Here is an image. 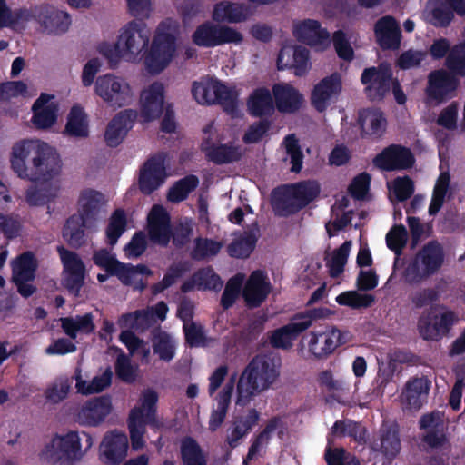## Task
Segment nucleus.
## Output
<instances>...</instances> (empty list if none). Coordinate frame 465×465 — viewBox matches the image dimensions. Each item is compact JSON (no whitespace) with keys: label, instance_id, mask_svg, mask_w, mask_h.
<instances>
[{"label":"nucleus","instance_id":"f257e3e1","mask_svg":"<svg viewBox=\"0 0 465 465\" xmlns=\"http://www.w3.org/2000/svg\"><path fill=\"white\" fill-rule=\"evenodd\" d=\"M12 169L20 178L32 182H47L60 171L55 151L39 140H24L13 147Z\"/></svg>","mask_w":465,"mask_h":465},{"label":"nucleus","instance_id":"f03ea898","mask_svg":"<svg viewBox=\"0 0 465 465\" xmlns=\"http://www.w3.org/2000/svg\"><path fill=\"white\" fill-rule=\"evenodd\" d=\"M280 356L267 353L254 356L242 371L237 384L236 404L247 405L253 396L269 389L280 376Z\"/></svg>","mask_w":465,"mask_h":465},{"label":"nucleus","instance_id":"7ed1b4c3","mask_svg":"<svg viewBox=\"0 0 465 465\" xmlns=\"http://www.w3.org/2000/svg\"><path fill=\"white\" fill-rule=\"evenodd\" d=\"M320 192V184L316 181H303L277 186L271 194L272 211L278 217L295 214L314 201Z\"/></svg>","mask_w":465,"mask_h":465},{"label":"nucleus","instance_id":"20e7f679","mask_svg":"<svg viewBox=\"0 0 465 465\" xmlns=\"http://www.w3.org/2000/svg\"><path fill=\"white\" fill-rule=\"evenodd\" d=\"M148 236L152 242L162 247H167L171 239L177 248L187 244L193 233V228L188 223H181L174 229L171 228V219L167 211L159 204H155L148 214Z\"/></svg>","mask_w":465,"mask_h":465},{"label":"nucleus","instance_id":"39448f33","mask_svg":"<svg viewBox=\"0 0 465 465\" xmlns=\"http://www.w3.org/2000/svg\"><path fill=\"white\" fill-rule=\"evenodd\" d=\"M93 446L92 436L85 432L69 431L65 435H56L42 451L41 456L50 464L63 460L74 461L80 460L84 452Z\"/></svg>","mask_w":465,"mask_h":465},{"label":"nucleus","instance_id":"423d86ee","mask_svg":"<svg viewBox=\"0 0 465 465\" xmlns=\"http://www.w3.org/2000/svg\"><path fill=\"white\" fill-rule=\"evenodd\" d=\"M443 247L438 241H430L416 253L404 272L406 282L418 284L434 275L444 262Z\"/></svg>","mask_w":465,"mask_h":465},{"label":"nucleus","instance_id":"0eeeda50","mask_svg":"<svg viewBox=\"0 0 465 465\" xmlns=\"http://www.w3.org/2000/svg\"><path fill=\"white\" fill-rule=\"evenodd\" d=\"M166 23L162 22L153 37L150 52L145 58V64L151 74L161 73L171 62L176 50V37L165 32Z\"/></svg>","mask_w":465,"mask_h":465},{"label":"nucleus","instance_id":"6e6552de","mask_svg":"<svg viewBox=\"0 0 465 465\" xmlns=\"http://www.w3.org/2000/svg\"><path fill=\"white\" fill-rule=\"evenodd\" d=\"M460 79L446 69H436L429 73L424 90L429 104H441L457 96Z\"/></svg>","mask_w":465,"mask_h":465},{"label":"nucleus","instance_id":"1a4fd4ad","mask_svg":"<svg viewBox=\"0 0 465 465\" xmlns=\"http://www.w3.org/2000/svg\"><path fill=\"white\" fill-rule=\"evenodd\" d=\"M192 40L197 46L213 48L226 44L239 45L243 41V36L241 32L232 27L207 21L196 27Z\"/></svg>","mask_w":465,"mask_h":465},{"label":"nucleus","instance_id":"9d476101","mask_svg":"<svg viewBox=\"0 0 465 465\" xmlns=\"http://www.w3.org/2000/svg\"><path fill=\"white\" fill-rule=\"evenodd\" d=\"M95 93L113 107H123L133 99L130 85L123 79L112 74L99 76L95 82Z\"/></svg>","mask_w":465,"mask_h":465},{"label":"nucleus","instance_id":"9b49d317","mask_svg":"<svg viewBox=\"0 0 465 465\" xmlns=\"http://www.w3.org/2000/svg\"><path fill=\"white\" fill-rule=\"evenodd\" d=\"M56 251L64 267L63 285L69 292L78 295L84 283V264L78 254L58 245Z\"/></svg>","mask_w":465,"mask_h":465},{"label":"nucleus","instance_id":"f8f14e48","mask_svg":"<svg viewBox=\"0 0 465 465\" xmlns=\"http://www.w3.org/2000/svg\"><path fill=\"white\" fill-rule=\"evenodd\" d=\"M361 81L366 85L365 93L371 100H382L391 90L393 82L392 71L387 64L365 68L361 74Z\"/></svg>","mask_w":465,"mask_h":465},{"label":"nucleus","instance_id":"ddd939ff","mask_svg":"<svg viewBox=\"0 0 465 465\" xmlns=\"http://www.w3.org/2000/svg\"><path fill=\"white\" fill-rule=\"evenodd\" d=\"M414 163L415 157L411 149L400 144L387 146L373 159V164L386 172L408 170Z\"/></svg>","mask_w":465,"mask_h":465},{"label":"nucleus","instance_id":"4468645a","mask_svg":"<svg viewBox=\"0 0 465 465\" xmlns=\"http://www.w3.org/2000/svg\"><path fill=\"white\" fill-rule=\"evenodd\" d=\"M166 177L163 156L157 154L149 157L140 169L138 185L141 193L150 195L165 182Z\"/></svg>","mask_w":465,"mask_h":465},{"label":"nucleus","instance_id":"2eb2a0df","mask_svg":"<svg viewBox=\"0 0 465 465\" xmlns=\"http://www.w3.org/2000/svg\"><path fill=\"white\" fill-rule=\"evenodd\" d=\"M341 90L342 82L340 74L333 73L322 78L312 91V106L320 113L324 112L331 103L337 101Z\"/></svg>","mask_w":465,"mask_h":465},{"label":"nucleus","instance_id":"dca6fc26","mask_svg":"<svg viewBox=\"0 0 465 465\" xmlns=\"http://www.w3.org/2000/svg\"><path fill=\"white\" fill-rule=\"evenodd\" d=\"M113 410L109 394L88 400L80 409L77 418L81 424L96 427L104 421Z\"/></svg>","mask_w":465,"mask_h":465},{"label":"nucleus","instance_id":"f3484780","mask_svg":"<svg viewBox=\"0 0 465 465\" xmlns=\"http://www.w3.org/2000/svg\"><path fill=\"white\" fill-rule=\"evenodd\" d=\"M117 40L124 54H137L148 45L149 31L143 21H131L121 32Z\"/></svg>","mask_w":465,"mask_h":465},{"label":"nucleus","instance_id":"a211bd4d","mask_svg":"<svg viewBox=\"0 0 465 465\" xmlns=\"http://www.w3.org/2000/svg\"><path fill=\"white\" fill-rule=\"evenodd\" d=\"M205 159L216 165L230 164L239 162L243 152L241 145L232 142L226 143H214L210 139H205L201 145Z\"/></svg>","mask_w":465,"mask_h":465},{"label":"nucleus","instance_id":"6ab92c4d","mask_svg":"<svg viewBox=\"0 0 465 465\" xmlns=\"http://www.w3.org/2000/svg\"><path fill=\"white\" fill-rule=\"evenodd\" d=\"M36 22L45 32L53 35L65 33L71 25V16L67 12L50 5H36Z\"/></svg>","mask_w":465,"mask_h":465},{"label":"nucleus","instance_id":"aec40b11","mask_svg":"<svg viewBox=\"0 0 465 465\" xmlns=\"http://www.w3.org/2000/svg\"><path fill=\"white\" fill-rule=\"evenodd\" d=\"M138 113L134 109H124L117 113L106 127L104 133L106 144L110 147L118 146L134 125Z\"/></svg>","mask_w":465,"mask_h":465},{"label":"nucleus","instance_id":"412c9836","mask_svg":"<svg viewBox=\"0 0 465 465\" xmlns=\"http://www.w3.org/2000/svg\"><path fill=\"white\" fill-rule=\"evenodd\" d=\"M344 342L343 334L337 328L323 332L311 331L308 349L315 358L323 359Z\"/></svg>","mask_w":465,"mask_h":465},{"label":"nucleus","instance_id":"4be33fe9","mask_svg":"<svg viewBox=\"0 0 465 465\" xmlns=\"http://www.w3.org/2000/svg\"><path fill=\"white\" fill-rule=\"evenodd\" d=\"M272 285L262 270L253 271L242 290V297L249 308H257L267 299Z\"/></svg>","mask_w":465,"mask_h":465},{"label":"nucleus","instance_id":"5701e85b","mask_svg":"<svg viewBox=\"0 0 465 465\" xmlns=\"http://www.w3.org/2000/svg\"><path fill=\"white\" fill-rule=\"evenodd\" d=\"M274 107L281 114H295L304 102L303 95L293 85L277 83L272 87Z\"/></svg>","mask_w":465,"mask_h":465},{"label":"nucleus","instance_id":"b1692460","mask_svg":"<svg viewBox=\"0 0 465 465\" xmlns=\"http://www.w3.org/2000/svg\"><path fill=\"white\" fill-rule=\"evenodd\" d=\"M164 110V86L153 82L141 94V114L145 122L159 118Z\"/></svg>","mask_w":465,"mask_h":465},{"label":"nucleus","instance_id":"393cba45","mask_svg":"<svg viewBox=\"0 0 465 465\" xmlns=\"http://www.w3.org/2000/svg\"><path fill=\"white\" fill-rule=\"evenodd\" d=\"M371 449L380 451L389 460L396 458L401 449L398 424H382L378 439L371 443Z\"/></svg>","mask_w":465,"mask_h":465},{"label":"nucleus","instance_id":"a878e982","mask_svg":"<svg viewBox=\"0 0 465 465\" xmlns=\"http://www.w3.org/2000/svg\"><path fill=\"white\" fill-rule=\"evenodd\" d=\"M376 42L382 50H395L401 45V32L396 19L386 15L374 25Z\"/></svg>","mask_w":465,"mask_h":465},{"label":"nucleus","instance_id":"bb28decb","mask_svg":"<svg viewBox=\"0 0 465 465\" xmlns=\"http://www.w3.org/2000/svg\"><path fill=\"white\" fill-rule=\"evenodd\" d=\"M309 50L297 45L295 47H282L277 56L278 70L293 68L296 76H302L308 71Z\"/></svg>","mask_w":465,"mask_h":465},{"label":"nucleus","instance_id":"cd10ccee","mask_svg":"<svg viewBox=\"0 0 465 465\" xmlns=\"http://www.w3.org/2000/svg\"><path fill=\"white\" fill-rule=\"evenodd\" d=\"M104 462L109 465L120 464L127 455L128 439L124 433L112 431L104 435L102 442Z\"/></svg>","mask_w":465,"mask_h":465},{"label":"nucleus","instance_id":"c85d7f7f","mask_svg":"<svg viewBox=\"0 0 465 465\" xmlns=\"http://www.w3.org/2000/svg\"><path fill=\"white\" fill-rule=\"evenodd\" d=\"M54 97V95L42 93L35 101L32 106V122L36 128L47 129L56 122L58 105L51 102Z\"/></svg>","mask_w":465,"mask_h":465},{"label":"nucleus","instance_id":"c756f323","mask_svg":"<svg viewBox=\"0 0 465 465\" xmlns=\"http://www.w3.org/2000/svg\"><path fill=\"white\" fill-rule=\"evenodd\" d=\"M306 330L308 325L305 322H298L293 315L289 323L271 331L269 342L274 349H290L292 342Z\"/></svg>","mask_w":465,"mask_h":465},{"label":"nucleus","instance_id":"7c9ffc66","mask_svg":"<svg viewBox=\"0 0 465 465\" xmlns=\"http://www.w3.org/2000/svg\"><path fill=\"white\" fill-rule=\"evenodd\" d=\"M358 124L362 137H381L386 130L387 120L380 109L366 108L359 112Z\"/></svg>","mask_w":465,"mask_h":465},{"label":"nucleus","instance_id":"2f4dec72","mask_svg":"<svg viewBox=\"0 0 465 465\" xmlns=\"http://www.w3.org/2000/svg\"><path fill=\"white\" fill-rule=\"evenodd\" d=\"M294 36L307 45L323 44L330 42V33L325 28H322L317 20L305 19L294 25Z\"/></svg>","mask_w":465,"mask_h":465},{"label":"nucleus","instance_id":"473e14b6","mask_svg":"<svg viewBox=\"0 0 465 465\" xmlns=\"http://www.w3.org/2000/svg\"><path fill=\"white\" fill-rule=\"evenodd\" d=\"M248 15L243 4L221 1L214 5L212 17L217 23L237 24L246 21Z\"/></svg>","mask_w":465,"mask_h":465},{"label":"nucleus","instance_id":"72a5a7b5","mask_svg":"<svg viewBox=\"0 0 465 465\" xmlns=\"http://www.w3.org/2000/svg\"><path fill=\"white\" fill-rule=\"evenodd\" d=\"M247 106L253 117L271 116L275 109L272 92L266 87L256 88L249 96Z\"/></svg>","mask_w":465,"mask_h":465},{"label":"nucleus","instance_id":"f704fd0d","mask_svg":"<svg viewBox=\"0 0 465 465\" xmlns=\"http://www.w3.org/2000/svg\"><path fill=\"white\" fill-rule=\"evenodd\" d=\"M158 401L159 395L156 391L151 388L143 390L139 400L140 405L134 407L130 411L129 416L133 419L146 420L149 424H154Z\"/></svg>","mask_w":465,"mask_h":465},{"label":"nucleus","instance_id":"c9c22d12","mask_svg":"<svg viewBox=\"0 0 465 465\" xmlns=\"http://www.w3.org/2000/svg\"><path fill=\"white\" fill-rule=\"evenodd\" d=\"M103 203L104 194L94 189H85L79 196L78 204L80 208L77 215L94 224L97 220Z\"/></svg>","mask_w":465,"mask_h":465},{"label":"nucleus","instance_id":"e433bc0d","mask_svg":"<svg viewBox=\"0 0 465 465\" xmlns=\"http://www.w3.org/2000/svg\"><path fill=\"white\" fill-rule=\"evenodd\" d=\"M234 390V381H228L216 397L217 408L211 412L209 429L212 431L217 430L225 420L231 398Z\"/></svg>","mask_w":465,"mask_h":465},{"label":"nucleus","instance_id":"4c0bfd02","mask_svg":"<svg viewBox=\"0 0 465 465\" xmlns=\"http://www.w3.org/2000/svg\"><path fill=\"white\" fill-rule=\"evenodd\" d=\"M430 381L425 377H414L408 381L402 393L406 404L412 409H420L423 398L427 397Z\"/></svg>","mask_w":465,"mask_h":465},{"label":"nucleus","instance_id":"58836bf2","mask_svg":"<svg viewBox=\"0 0 465 465\" xmlns=\"http://www.w3.org/2000/svg\"><path fill=\"white\" fill-rule=\"evenodd\" d=\"M64 134L70 137L85 138L89 135L87 114L79 104L71 107L67 115Z\"/></svg>","mask_w":465,"mask_h":465},{"label":"nucleus","instance_id":"ea45409f","mask_svg":"<svg viewBox=\"0 0 465 465\" xmlns=\"http://www.w3.org/2000/svg\"><path fill=\"white\" fill-rule=\"evenodd\" d=\"M92 225V223L74 213L66 220L63 228V237L70 246L79 248L84 243V228Z\"/></svg>","mask_w":465,"mask_h":465},{"label":"nucleus","instance_id":"a19ab883","mask_svg":"<svg viewBox=\"0 0 465 465\" xmlns=\"http://www.w3.org/2000/svg\"><path fill=\"white\" fill-rule=\"evenodd\" d=\"M183 465H207V458L199 443L193 437L186 436L180 444Z\"/></svg>","mask_w":465,"mask_h":465},{"label":"nucleus","instance_id":"79ce46f5","mask_svg":"<svg viewBox=\"0 0 465 465\" xmlns=\"http://www.w3.org/2000/svg\"><path fill=\"white\" fill-rule=\"evenodd\" d=\"M257 240L253 232L246 231L240 237L232 240L227 247V252L233 258H248L253 252Z\"/></svg>","mask_w":465,"mask_h":465},{"label":"nucleus","instance_id":"37998d69","mask_svg":"<svg viewBox=\"0 0 465 465\" xmlns=\"http://www.w3.org/2000/svg\"><path fill=\"white\" fill-rule=\"evenodd\" d=\"M37 268L35 255L31 252L20 254L13 264V280L33 281Z\"/></svg>","mask_w":465,"mask_h":465},{"label":"nucleus","instance_id":"c03bdc74","mask_svg":"<svg viewBox=\"0 0 465 465\" xmlns=\"http://www.w3.org/2000/svg\"><path fill=\"white\" fill-rule=\"evenodd\" d=\"M93 261L96 266L104 270L109 275L116 276L121 282V277L124 276V263L118 261L107 249L94 252Z\"/></svg>","mask_w":465,"mask_h":465},{"label":"nucleus","instance_id":"a18cd8bd","mask_svg":"<svg viewBox=\"0 0 465 465\" xmlns=\"http://www.w3.org/2000/svg\"><path fill=\"white\" fill-rule=\"evenodd\" d=\"M199 184V179L194 174H189L178 180L169 189L167 199L172 203H180L187 199Z\"/></svg>","mask_w":465,"mask_h":465},{"label":"nucleus","instance_id":"49530a36","mask_svg":"<svg viewBox=\"0 0 465 465\" xmlns=\"http://www.w3.org/2000/svg\"><path fill=\"white\" fill-rule=\"evenodd\" d=\"M127 217L123 209H116L109 218V223L105 230L106 242L110 246H114L122 234L126 231Z\"/></svg>","mask_w":465,"mask_h":465},{"label":"nucleus","instance_id":"de8ad7c7","mask_svg":"<svg viewBox=\"0 0 465 465\" xmlns=\"http://www.w3.org/2000/svg\"><path fill=\"white\" fill-rule=\"evenodd\" d=\"M279 424L280 419L278 417H273L268 420L265 428L252 440L247 455L243 460L244 464L254 459L263 444L267 445L269 443L272 433L278 428Z\"/></svg>","mask_w":465,"mask_h":465},{"label":"nucleus","instance_id":"09e8293b","mask_svg":"<svg viewBox=\"0 0 465 465\" xmlns=\"http://www.w3.org/2000/svg\"><path fill=\"white\" fill-rule=\"evenodd\" d=\"M351 247V242L345 241L339 248L333 251L331 259L326 262V266L329 269V274L331 278H338L343 273Z\"/></svg>","mask_w":465,"mask_h":465},{"label":"nucleus","instance_id":"8fccbe9b","mask_svg":"<svg viewBox=\"0 0 465 465\" xmlns=\"http://www.w3.org/2000/svg\"><path fill=\"white\" fill-rule=\"evenodd\" d=\"M223 244L209 238L197 237L194 240V246L191 252V258L194 261H203L208 257L217 255Z\"/></svg>","mask_w":465,"mask_h":465},{"label":"nucleus","instance_id":"3c124183","mask_svg":"<svg viewBox=\"0 0 465 465\" xmlns=\"http://www.w3.org/2000/svg\"><path fill=\"white\" fill-rule=\"evenodd\" d=\"M445 66L456 77H465V45L459 44L451 47L446 57Z\"/></svg>","mask_w":465,"mask_h":465},{"label":"nucleus","instance_id":"603ef678","mask_svg":"<svg viewBox=\"0 0 465 465\" xmlns=\"http://www.w3.org/2000/svg\"><path fill=\"white\" fill-rule=\"evenodd\" d=\"M217 79L208 78L200 82H193L192 86V94L196 102L200 104H215L214 87Z\"/></svg>","mask_w":465,"mask_h":465},{"label":"nucleus","instance_id":"864d4df0","mask_svg":"<svg viewBox=\"0 0 465 465\" xmlns=\"http://www.w3.org/2000/svg\"><path fill=\"white\" fill-rule=\"evenodd\" d=\"M372 294L359 293L356 291L343 292L336 297L338 304L348 306L351 309L368 308L374 302Z\"/></svg>","mask_w":465,"mask_h":465},{"label":"nucleus","instance_id":"5fc2aeb1","mask_svg":"<svg viewBox=\"0 0 465 465\" xmlns=\"http://www.w3.org/2000/svg\"><path fill=\"white\" fill-rule=\"evenodd\" d=\"M450 177L449 173H441L434 187L432 198L429 206V214L436 215L441 209L447 194Z\"/></svg>","mask_w":465,"mask_h":465},{"label":"nucleus","instance_id":"6e6d98bb","mask_svg":"<svg viewBox=\"0 0 465 465\" xmlns=\"http://www.w3.org/2000/svg\"><path fill=\"white\" fill-rule=\"evenodd\" d=\"M431 23L437 27H448L454 19V13L446 0H435L430 10Z\"/></svg>","mask_w":465,"mask_h":465},{"label":"nucleus","instance_id":"4d7b16f0","mask_svg":"<svg viewBox=\"0 0 465 465\" xmlns=\"http://www.w3.org/2000/svg\"><path fill=\"white\" fill-rule=\"evenodd\" d=\"M194 279L199 290L219 291L223 286L221 277L211 267L199 269L194 272Z\"/></svg>","mask_w":465,"mask_h":465},{"label":"nucleus","instance_id":"13d9d810","mask_svg":"<svg viewBox=\"0 0 465 465\" xmlns=\"http://www.w3.org/2000/svg\"><path fill=\"white\" fill-rule=\"evenodd\" d=\"M286 153L290 157L292 164L291 171L299 173L302 168L303 153L299 144V141L294 134H288L283 140Z\"/></svg>","mask_w":465,"mask_h":465},{"label":"nucleus","instance_id":"bf43d9fd","mask_svg":"<svg viewBox=\"0 0 465 465\" xmlns=\"http://www.w3.org/2000/svg\"><path fill=\"white\" fill-rule=\"evenodd\" d=\"M214 88L215 104H221L225 111H234L237 107L236 93L219 80L215 83Z\"/></svg>","mask_w":465,"mask_h":465},{"label":"nucleus","instance_id":"052dcab7","mask_svg":"<svg viewBox=\"0 0 465 465\" xmlns=\"http://www.w3.org/2000/svg\"><path fill=\"white\" fill-rule=\"evenodd\" d=\"M407 230L404 225H394L386 234L387 247L399 255L407 242Z\"/></svg>","mask_w":465,"mask_h":465},{"label":"nucleus","instance_id":"680f3d73","mask_svg":"<svg viewBox=\"0 0 465 465\" xmlns=\"http://www.w3.org/2000/svg\"><path fill=\"white\" fill-rule=\"evenodd\" d=\"M272 126V121L267 118L252 123L242 136V141L246 144L257 143L261 142L263 136L269 132Z\"/></svg>","mask_w":465,"mask_h":465},{"label":"nucleus","instance_id":"e2e57ef3","mask_svg":"<svg viewBox=\"0 0 465 465\" xmlns=\"http://www.w3.org/2000/svg\"><path fill=\"white\" fill-rule=\"evenodd\" d=\"M153 352L164 361H170L174 357L175 348L166 332H161L153 341Z\"/></svg>","mask_w":465,"mask_h":465},{"label":"nucleus","instance_id":"0e129e2a","mask_svg":"<svg viewBox=\"0 0 465 465\" xmlns=\"http://www.w3.org/2000/svg\"><path fill=\"white\" fill-rule=\"evenodd\" d=\"M242 285V280L237 276L231 278L227 282L221 296V306L223 310H228L235 303L240 295Z\"/></svg>","mask_w":465,"mask_h":465},{"label":"nucleus","instance_id":"69168bd1","mask_svg":"<svg viewBox=\"0 0 465 465\" xmlns=\"http://www.w3.org/2000/svg\"><path fill=\"white\" fill-rule=\"evenodd\" d=\"M370 185L371 175L363 172L352 179L348 187V193L355 200H364L369 193Z\"/></svg>","mask_w":465,"mask_h":465},{"label":"nucleus","instance_id":"338daca9","mask_svg":"<svg viewBox=\"0 0 465 465\" xmlns=\"http://www.w3.org/2000/svg\"><path fill=\"white\" fill-rule=\"evenodd\" d=\"M114 369L117 378L122 381L133 383L135 381V369L130 358L123 351L116 357Z\"/></svg>","mask_w":465,"mask_h":465},{"label":"nucleus","instance_id":"774afa93","mask_svg":"<svg viewBox=\"0 0 465 465\" xmlns=\"http://www.w3.org/2000/svg\"><path fill=\"white\" fill-rule=\"evenodd\" d=\"M392 193L398 202H404L414 193V183L408 176L397 177L393 180Z\"/></svg>","mask_w":465,"mask_h":465}]
</instances>
